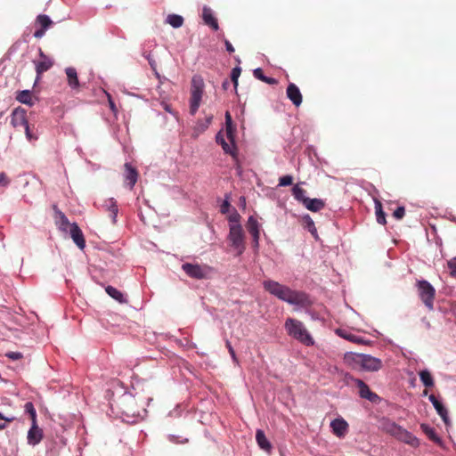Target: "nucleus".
Instances as JSON below:
<instances>
[{
    "label": "nucleus",
    "mask_w": 456,
    "mask_h": 456,
    "mask_svg": "<svg viewBox=\"0 0 456 456\" xmlns=\"http://www.w3.org/2000/svg\"><path fill=\"white\" fill-rule=\"evenodd\" d=\"M253 75L256 78L268 84V85H276L278 81L273 77H269L264 75L263 69L261 68H257L254 69Z\"/></svg>",
    "instance_id": "obj_30"
},
{
    "label": "nucleus",
    "mask_w": 456,
    "mask_h": 456,
    "mask_svg": "<svg viewBox=\"0 0 456 456\" xmlns=\"http://www.w3.org/2000/svg\"><path fill=\"white\" fill-rule=\"evenodd\" d=\"M284 327L289 336L298 340L305 346L314 345V338L302 322L289 317L286 320Z\"/></svg>",
    "instance_id": "obj_4"
},
{
    "label": "nucleus",
    "mask_w": 456,
    "mask_h": 456,
    "mask_svg": "<svg viewBox=\"0 0 456 456\" xmlns=\"http://www.w3.org/2000/svg\"><path fill=\"white\" fill-rule=\"evenodd\" d=\"M381 428L384 432L394 436L398 441L409 444L413 448L419 446V440L414 435L392 420L384 419L381 423Z\"/></svg>",
    "instance_id": "obj_2"
},
{
    "label": "nucleus",
    "mask_w": 456,
    "mask_h": 456,
    "mask_svg": "<svg viewBox=\"0 0 456 456\" xmlns=\"http://www.w3.org/2000/svg\"><path fill=\"white\" fill-rule=\"evenodd\" d=\"M245 232L240 224H229L228 240L231 246L238 249L239 254H242L245 250Z\"/></svg>",
    "instance_id": "obj_10"
},
{
    "label": "nucleus",
    "mask_w": 456,
    "mask_h": 456,
    "mask_svg": "<svg viewBox=\"0 0 456 456\" xmlns=\"http://www.w3.org/2000/svg\"><path fill=\"white\" fill-rule=\"evenodd\" d=\"M59 228L61 230H67V228H69V235L74 243L78 247V248H85L86 240L81 229L76 223H70L61 211H59Z\"/></svg>",
    "instance_id": "obj_5"
},
{
    "label": "nucleus",
    "mask_w": 456,
    "mask_h": 456,
    "mask_svg": "<svg viewBox=\"0 0 456 456\" xmlns=\"http://www.w3.org/2000/svg\"><path fill=\"white\" fill-rule=\"evenodd\" d=\"M16 100L20 103L32 106L34 104L32 101V93L29 90L20 91L16 96Z\"/></svg>",
    "instance_id": "obj_27"
},
{
    "label": "nucleus",
    "mask_w": 456,
    "mask_h": 456,
    "mask_svg": "<svg viewBox=\"0 0 456 456\" xmlns=\"http://www.w3.org/2000/svg\"><path fill=\"white\" fill-rule=\"evenodd\" d=\"M240 73H241V69L240 67L233 68L231 72V79L233 83L235 90L237 89V86H238V79H239Z\"/></svg>",
    "instance_id": "obj_37"
},
{
    "label": "nucleus",
    "mask_w": 456,
    "mask_h": 456,
    "mask_svg": "<svg viewBox=\"0 0 456 456\" xmlns=\"http://www.w3.org/2000/svg\"><path fill=\"white\" fill-rule=\"evenodd\" d=\"M256 440L258 446L265 452H270L272 450V444L266 438L265 432L261 429H257L256 432Z\"/></svg>",
    "instance_id": "obj_21"
},
{
    "label": "nucleus",
    "mask_w": 456,
    "mask_h": 456,
    "mask_svg": "<svg viewBox=\"0 0 456 456\" xmlns=\"http://www.w3.org/2000/svg\"><path fill=\"white\" fill-rule=\"evenodd\" d=\"M6 422L7 421L0 423V430H3L7 427Z\"/></svg>",
    "instance_id": "obj_54"
},
{
    "label": "nucleus",
    "mask_w": 456,
    "mask_h": 456,
    "mask_svg": "<svg viewBox=\"0 0 456 456\" xmlns=\"http://www.w3.org/2000/svg\"><path fill=\"white\" fill-rule=\"evenodd\" d=\"M5 356L12 361H17L21 359L23 354L20 352H7Z\"/></svg>",
    "instance_id": "obj_46"
},
{
    "label": "nucleus",
    "mask_w": 456,
    "mask_h": 456,
    "mask_svg": "<svg viewBox=\"0 0 456 456\" xmlns=\"http://www.w3.org/2000/svg\"><path fill=\"white\" fill-rule=\"evenodd\" d=\"M104 208L110 212L112 223L116 224L118 212L117 202L113 199H109L105 201Z\"/></svg>",
    "instance_id": "obj_25"
},
{
    "label": "nucleus",
    "mask_w": 456,
    "mask_h": 456,
    "mask_svg": "<svg viewBox=\"0 0 456 456\" xmlns=\"http://www.w3.org/2000/svg\"><path fill=\"white\" fill-rule=\"evenodd\" d=\"M167 22L175 28H178L183 24V18L178 14H169L167 17Z\"/></svg>",
    "instance_id": "obj_34"
},
{
    "label": "nucleus",
    "mask_w": 456,
    "mask_h": 456,
    "mask_svg": "<svg viewBox=\"0 0 456 456\" xmlns=\"http://www.w3.org/2000/svg\"><path fill=\"white\" fill-rule=\"evenodd\" d=\"M225 126H233L232 125V117H231V114L229 111H227L225 113Z\"/></svg>",
    "instance_id": "obj_51"
},
{
    "label": "nucleus",
    "mask_w": 456,
    "mask_h": 456,
    "mask_svg": "<svg viewBox=\"0 0 456 456\" xmlns=\"http://www.w3.org/2000/svg\"><path fill=\"white\" fill-rule=\"evenodd\" d=\"M62 232H64L65 234H69V228H67V230H61Z\"/></svg>",
    "instance_id": "obj_57"
},
{
    "label": "nucleus",
    "mask_w": 456,
    "mask_h": 456,
    "mask_svg": "<svg viewBox=\"0 0 456 456\" xmlns=\"http://www.w3.org/2000/svg\"><path fill=\"white\" fill-rule=\"evenodd\" d=\"M308 210L317 212L324 208L325 202L321 199H310L305 200L303 204Z\"/></svg>",
    "instance_id": "obj_22"
},
{
    "label": "nucleus",
    "mask_w": 456,
    "mask_h": 456,
    "mask_svg": "<svg viewBox=\"0 0 456 456\" xmlns=\"http://www.w3.org/2000/svg\"><path fill=\"white\" fill-rule=\"evenodd\" d=\"M286 94L296 107H299L301 105L303 97L299 88L294 83L289 84Z\"/></svg>",
    "instance_id": "obj_16"
},
{
    "label": "nucleus",
    "mask_w": 456,
    "mask_h": 456,
    "mask_svg": "<svg viewBox=\"0 0 456 456\" xmlns=\"http://www.w3.org/2000/svg\"><path fill=\"white\" fill-rule=\"evenodd\" d=\"M204 80L200 75H195L191 79L190 113L195 115L198 111L204 93Z\"/></svg>",
    "instance_id": "obj_6"
},
{
    "label": "nucleus",
    "mask_w": 456,
    "mask_h": 456,
    "mask_svg": "<svg viewBox=\"0 0 456 456\" xmlns=\"http://www.w3.org/2000/svg\"><path fill=\"white\" fill-rule=\"evenodd\" d=\"M28 123L26 110L21 107L15 108L11 114V125L18 128L24 127Z\"/></svg>",
    "instance_id": "obj_14"
},
{
    "label": "nucleus",
    "mask_w": 456,
    "mask_h": 456,
    "mask_svg": "<svg viewBox=\"0 0 456 456\" xmlns=\"http://www.w3.org/2000/svg\"><path fill=\"white\" fill-rule=\"evenodd\" d=\"M293 183V177L291 175H284L279 179V186H289Z\"/></svg>",
    "instance_id": "obj_39"
},
{
    "label": "nucleus",
    "mask_w": 456,
    "mask_h": 456,
    "mask_svg": "<svg viewBox=\"0 0 456 456\" xmlns=\"http://www.w3.org/2000/svg\"><path fill=\"white\" fill-rule=\"evenodd\" d=\"M302 222H303L304 228L307 229L311 232V234L316 238L317 237V230H316L314 222L313 221L311 216L309 215L304 216L302 218Z\"/></svg>",
    "instance_id": "obj_29"
},
{
    "label": "nucleus",
    "mask_w": 456,
    "mask_h": 456,
    "mask_svg": "<svg viewBox=\"0 0 456 456\" xmlns=\"http://www.w3.org/2000/svg\"><path fill=\"white\" fill-rule=\"evenodd\" d=\"M108 98H109L110 108L111 109V110L113 112H116L117 111L116 105H115L114 102L112 101V99H111L110 94H108Z\"/></svg>",
    "instance_id": "obj_52"
},
{
    "label": "nucleus",
    "mask_w": 456,
    "mask_h": 456,
    "mask_svg": "<svg viewBox=\"0 0 456 456\" xmlns=\"http://www.w3.org/2000/svg\"><path fill=\"white\" fill-rule=\"evenodd\" d=\"M161 104H162V106H163V108H164V110H165L166 111L169 112L170 114H172V115H174V116H176V112H175V111L171 109V106H170L168 103H167V102H162Z\"/></svg>",
    "instance_id": "obj_49"
},
{
    "label": "nucleus",
    "mask_w": 456,
    "mask_h": 456,
    "mask_svg": "<svg viewBox=\"0 0 456 456\" xmlns=\"http://www.w3.org/2000/svg\"><path fill=\"white\" fill-rule=\"evenodd\" d=\"M207 122H208V124H210V122H211V118H208ZM208 125H206V126L202 128V130H204L206 127H208Z\"/></svg>",
    "instance_id": "obj_56"
},
{
    "label": "nucleus",
    "mask_w": 456,
    "mask_h": 456,
    "mask_svg": "<svg viewBox=\"0 0 456 456\" xmlns=\"http://www.w3.org/2000/svg\"><path fill=\"white\" fill-rule=\"evenodd\" d=\"M247 230L253 238V247L257 248L260 238V225L254 216H249L247 222Z\"/></svg>",
    "instance_id": "obj_15"
},
{
    "label": "nucleus",
    "mask_w": 456,
    "mask_h": 456,
    "mask_svg": "<svg viewBox=\"0 0 456 456\" xmlns=\"http://www.w3.org/2000/svg\"><path fill=\"white\" fill-rule=\"evenodd\" d=\"M428 399L432 403V404L435 407L438 415L442 418L444 424L448 425L449 424V417H448L447 409L443 405V403L434 395H430L428 396Z\"/></svg>",
    "instance_id": "obj_19"
},
{
    "label": "nucleus",
    "mask_w": 456,
    "mask_h": 456,
    "mask_svg": "<svg viewBox=\"0 0 456 456\" xmlns=\"http://www.w3.org/2000/svg\"><path fill=\"white\" fill-rule=\"evenodd\" d=\"M43 438V432L37 427V422L32 423L31 428H29L27 436L28 444L30 445H36L41 442Z\"/></svg>",
    "instance_id": "obj_18"
},
{
    "label": "nucleus",
    "mask_w": 456,
    "mask_h": 456,
    "mask_svg": "<svg viewBox=\"0 0 456 456\" xmlns=\"http://www.w3.org/2000/svg\"><path fill=\"white\" fill-rule=\"evenodd\" d=\"M10 183V179L7 177L4 172L0 173V186L7 187Z\"/></svg>",
    "instance_id": "obj_47"
},
{
    "label": "nucleus",
    "mask_w": 456,
    "mask_h": 456,
    "mask_svg": "<svg viewBox=\"0 0 456 456\" xmlns=\"http://www.w3.org/2000/svg\"><path fill=\"white\" fill-rule=\"evenodd\" d=\"M447 265L450 270V274L452 277H456V257H453L451 260H449Z\"/></svg>",
    "instance_id": "obj_42"
},
{
    "label": "nucleus",
    "mask_w": 456,
    "mask_h": 456,
    "mask_svg": "<svg viewBox=\"0 0 456 456\" xmlns=\"http://www.w3.org/2000/svg\"><path fill=\"white\" fill-rule=\"evenodd\" d=\"M68 84L72 89H78L79 81L77 77V73L76 69L74 68H67L66 70Z\"/></svg>",
    "instance_id": "obj_24"
},
{
    "label": "nucleus",
    "mask_w": 456,
    "mask_h": 456,
    "mask_svg": "<svg viewBox=\"0 0 456 456\" xmlns=\"http://www.w3.org/2000/svg\"><path fill=\"white\" fill-rule=\"evenodd\" d=\"M420 428L423 433L434 443L437 444H442L441 438L436 435L435 428L429 427L428 424L422 423Z\"/></svg>",
    "instance_id": "obj_26"
},
{
    "label": "nucleus",
    "mask_w": 456,
    "mask_h": 456,
    "mask_svg": "<svg viewBox=\"0 0 456 456\" xmlns=\"http://www.w3.org/2000/svg\"><path fill=\"white\" fill-rule=\"evenodd\" d=\"M105 291L110 297H111L118 302H119V303L126 302V299H125L123 294L119 290H118L116 288H114L112 286H108V287H106Z\"/></svg>",
    "instance_id": "obj_32"
},
{
    "label": "nucleus",
    "mask_w": 456,
    "mask_h": 456,
    "mask_svg": "<svg viewBox=\"0 0 456 456\" xmlns=\"http://www.w3.org/2000/svg\"><path fill=\"white\" fill-rule=\"evenodd\" d=\"M23 128L26 137L29 142H34L37 139V136L31 132L28 123Z\"/></svg>",
    "instance_id": "obj_40"
},
{
    "label": "nucleus",
    "mask_w": 456,
    "mask_h": 456,
    "mask_svg": "<svg viewBox=\"0 0 456 456\" xmlns=\"http://www.w3.org/2000/svg\"><path fill=\"white\" fill-rule=\"evenodd\" d=\"M264 289L271 295L280 300L290 305H305L308 304V297L305 293L293 290L288 286L282 285L273 280H266L263 282Z\"/></svg>",
    "instance_id": "obj_1"
},
{
    "label": "nucleus",
    "mask_w": 456,
    "mask_h": 456,
    "mask_svg": "<svg viewBox=\"0 0 456 456\" xmlns=\"http://www.w3.org/2000/svg\"><path fill=\"white\" fill-rule=\"evenodd\" d=\"M126 168V181H127L130 185V189H133L134 184L137 182L138 173L134 167H133L129 163L125 164Z\"/></svg>",
    "instance_id": "obj_23"
},
{
    "label": "nucleus",
    "mask_w": 456,
    "mask_h": 456,
    "mask_svg": "<svg viewBox=\"0 0 456 456\" xmlns=\"http://www.w3.org/2000/svg\"><path fill=\"white\" fill-rule=\"evenodd\" d=\"M224 45H225V47H226V50L230 53H232L235 50H234V47L232 46V45L231 44V42L227 39L224 40Z\"/></svg>",
    "instance_id": "obj_50"
},
{
    "label": "nucleus",
    "mask_w": 456,
    "mask_h": 456,
    "mask_svg": "<svg viewBox=\"0 0 456 456\" xmlns=\"http://www.w3.org/2000/svg\"><path fill=\"white\" fill-rule=\"evenodd\" d=\"M405 215V208L403 207H398L393 213V216L400 220L402 219Z\"/></svg>",
    "instance_id": "obj_45"
},
{
    "label": "nucleus",
    "mask_w": 456,
    "mask_h": 456,
    "mask_svg": "<svg viewBox=\"0 0 456 456\" xmlns=\"http://www.w3.org/2000/svg\"><path fill=\"white\" fill-rule=\"evenodd\" d=\"M306 191L301 188L298 184H296L292 188V195L294 198L303 204L305 203V200H307L308 197L305 196Z\"/></svg>",
    "instance_id": "obj_31"
},
{
    "label": "nucleus",
    "mask_w": 456,
    "mask_h": 456,
    "mask_svg": "<svg viewBox=\"0 0 456 456\" xmlns=\"http://www.w3.org/2000/svg\"><path fill=\"white\" fill-rule=\"evenodd\" d=\"M240 215L235 208H233L232 212L227 217L230 224H240Z\"/></svg>",
    "instance_id": "obj_38"
},
{
    "label": "nucleus",
    "mask_w": 456,
    "mask_h": 456,
    "mask_svg": "<svg viewBox=\"0 0 456 456\" xmlns=\"http://www.w3.org/2000/svg\"><path fill=\"white\" fill-rule=\"evenodd\" d=\"M419 379L426 387H431L434 386V379L428 370H421L419 372Z\"/></svg>",
    "instance_id": "obj_35"
},
{
    "label": "nucleus",
    "mask_w": 456,
    "mask_h": 456,
    "mask_svg": "<svg viewBox=\"0 0 456 456\" xmlns=\"http://www.w3.org/2000/svg\"><path fill=\"white\" fill-rule=\"evenodd\" d=\"M344 359L354 369L360 367L367 371H378L382 368L381 360L370 354L347 353Z\"/></svg>",
    "instance_id": "obj_3"
},
{
    "label": "nucleus",
    "mask_w": 456,
    "mask_h": 456,
    "mask_svg": "<svg viewBox=\"0 0 456 456\" xmlns=\"http://www.w3.org/2000/svg\"><path fill=\"white\" fill-rule=\"evenodd\" d=\"M202 19L206 25L209 26L216 31L218 30L219 26H218L217 20L214 16L213 12L209 7H208V6L203 7Z\"/></svg>",
    "instance_id": "obj_20"
},
{
    "label": "nucleus",
    "mask_w": 456,
    "mask_h": 456,
    "mask_svg": "<svg viewBox=\"0 0 456 456\" xmlns=\"http://www.w3.org/2000/svg\"><path fill=\"white\" fill-rule=\"evenodd\" d=\"M34 63L36 66L37 79L40 77L41 74L53 66V61L46 56L41 49H39V60L35 61Z\"/></svg>",
    "instance_id": "obj_12"
},
{
    "label": "nucleus",
    "mask_w": 456,
    "mask_h": 456,
    "mask_svg": "<svg viewBox=\"0 0 456 456\" xmlns=\"http://www.w3.org/2000/svg\"><path fill=\"white\" fill-rule=\"evenodd\" d=\"M228 199H229V197L226 196L225 200H224V202L220 206V212L222 214H227L229 212V210H230L231 204H230Z\"/></svg>",
    "instance_id": "obj_44"
},
{
    "label": "nucleus",
    "mask_w": 456,
    "mask_h": 456,
    "mask_svg": "<svg viewBox=\"0 0 456 456\" xmlns=\"http://www.w3.org/2000/svg\"><path fill=\"white\" fill-rule=\"evenodd\" d=\"M0 419H4L7 422H12L15 419L14 417H10V418H7V417H4L1 412H0Z\"/></svg>",
    "instance_id": "obj_53"
},
{
    "label": "nucleus",
    "mask_w": 456,
    "mask_h": 456,
    "mask_svg": "<svg viewBox=\"0 0 456 456\" xmlns=\"http://www.w3.org/2000/svg\"><path fill=\"white\" fill-rule=\"evenodd\" d=\"M349 379L354 382L355 386L359 389V395L362 398L368 399L370 402H376L379 399L378 395L371 392L369 386L364 383L362 379L349 377Z\"/></svg>",
    "instance_id": "obj_13"
},
{
    "label": "nucleus",
    "mask_w": 456,
    "mask_h": 456,
    "mask_svg": "<svg viewBox=\"0 0 456 456\" xmlns=\"http://www.w3.org/2000/svg\"><path fill=\"white\" fill-rule=\"evenodd\" d=\"M182 269L189 277L197 280L208 279L212 273V268L207 265L185 263Z\"/></svg>",
    "instance_id": "obj_11"
},
{
    "label": "nucleus",
    "mask_w": 456,
    "mask_h": 456,
    "mask_svg": "<svg viewBox=\"0 0 456 456\" xmlns=\"http://www.w3.org/2000/svg\"><path fill=\"white\" fill-rule=\"evenodd\" d=\"M225 346H226V348L228 349L229 354H230V355H231V357H232V359L233 362H235V363H237V364H238V363H239V361H238V358H237V356H236L235 351H234L233 347L232 346L231 342L227 340V341L225 342Z\"/></svg>",
    "instance_id": "obj_41"
},
{
    "label": "nucleus",
    "mask_w": 456,
    "mask_h": 456,
    "mask_svg": "<svg viewBox=\"0 0 456 456\" xmlns=\"http://www.w3.org/2000/svg\"><path fill=\"white\" fill-rule=\"evenodd\" d=\"M235 127L233 126H229L225 127V135L222 131L218 132L216 136V141L218 144H220L226 154H230L232 157L236 158L237 151L235 144Z\"/></svg>",
    "instance_id": "obj_7"
},
{
    "label": "nucleus",
    "mask_w": 456,
    "mask_h": 456,
    "mask_svg": "<svg viewBox=\"0 0 456 456\" xmlns=\"http://www.w3.org/2000/svg\"><path fill=\"white\" fill-rule=\"evenodd\" d=\"M229 86V82L227 80H225L224 83H223V87L224 90L227 89V87Z\"/></svg>",
    "instance_id": "obj_55"
},
{
    "label": "nucleus",
    "mask_w": 456,
    "mask_h": 456,
    "mask_svg": "<svg viewBox=\"0 0 456 456\" xmlns=\"http://www.w3.org/2000/svg\"><path fill=\"white\" fill-rule=\"evenodd\" d=\"M51 216L57 223V203H53L51 205Z\"/></svg>",
    "instance_id": "obj_48"
},
{
    "label": "nucleus",
    "mask_w": 456,
    "mask_h": 456,
    "mask_svg": "<svg viewBox=\"0 0 456 456\" xmlns=\"http://www.w3.org/2000/svg\"><path fill=\"white\" fill-rule=\"evenodd\" d=\"M145 56V58L148 60L149 61V64L151 66V68L152 69V70L154 71L156 77L159 78V74L157 72V69H156V61L155 60H153L151 57V54L150 53H144L143 54Z\"/></svg>",
    "instance_id": "obj_43"
},
{
    "label": "nucleus",
    "mask_w": 456,
    "mask_h": 456,
    "mask_svg": "<svg viewBox=\"0 0 456 456\" xmlns=\"http://www.w3.org/2000/svg\"><path fill=\"white\" fill-rule=\"evenodd\" d=\"M330 428L335 436L343 437L348 430V424L344 419L338 418L331 421Z\"/></svg>",
    "instance_id": "obj_17"
},
{
    "label": "nucleus",
    "mask_w": 456,
    "mask_h": 456,
    "mask_svg": "<svg viewBox=\"0 0 456 456\" xmlns=\"http://www.w3.org/2000/svg\"><path fill=\"white\" fill-rule=\"evenodd\" d=\"M336 333L339 337L344 338L345 339L354 342V343H356V344H362L363 342L362 338H361L357 337L356 335H354L343 329H338L336 330Z\"/></svg>",
    "instance_id": "obj_28"
},
{
    "label": "nucleus",
    "mask_w": 456,
    "mask_h": 456,
    "mask_svg": "<svg viewBox=\"0 0 456 456\" xmlns=\"http://www.w3.org/2000/svg\"><path fill=\"white\" fill-rule=\"evenodd\" d=\"M24 411L27 414L29 415V417L32 420V423H36L37 422V411H36L33 403L27 402L24 405Z\"/></svg>",
    "instance_id": "obj_36"
},
{
    "label": "nucleus",
    "mask_w": 456,
    "mask_h": 456,
    "mask_svg": "<svg viewBox=\"0 0 456 456\" xmlns=\"http://www.w3.org/2000/svg\"><path fill=\"white\" fill-rule=\"evenodd\" d=\"M418 295L425 306L432 311L434 309V300L436 297L435 288L426 280L418 281L416 283Z\"/></svg>",
    "instance_id": "obj_9"
},
{
    "label": "nucleus",
    "mask_w": 456,
    "mask_h": 456,
    "mask_svg": "<svg viewBox=\"0 0 456 456\" xmlns=\"http://www.w3.org/2000/svg\"><path fill=\"white\" fill-rule=\"evenodd\" d=\"M375 213H376L377 222L380 224H386V223H387L386 214L383 211L381 202L379 200L375 201Z\"/></svg>",
    "instance_id": "obj_33"
},
{
    "label": "nucleus",
    "mask_w": 456,
    "mask_h": 456,
    "mask_svg": "<svg viewBox=\"0 0 456 456\" xmlns=\"http://www.w3.org/2000/svg\"><path fill=\"white\" fill-rule=\"evenodd\" d=\"M53 25V21L48 15L39 14L37 16L32 26L27 28L23 37L26 39V37H28L32 32V28H35V31L33 32V37H35L36 38H41L45 36L46 30Z\"/></svg>",
    "instance_id": "obj_8"
}]
</instances>
